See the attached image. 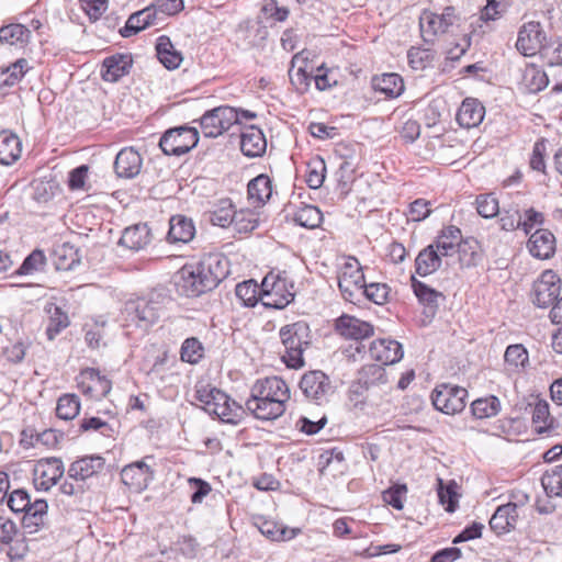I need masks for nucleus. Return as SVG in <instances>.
Instances as JSON below:
<instances>
[{
  "label": "nucleus",
  "mask_w": 562,
  "mask_h": 562,
  "mask_svg": "<svg viewBox=\"0 0 562 562\" xmlns=\"http://www.w3.org/2000/svg\"><path fill=\"white\" fill-rule=\"evenodd\" d=\"M561 291V280L552 270H546L533 283L531 300L535 305L541 308L557 302Z\"/></svg>",
  "instance_id": "f8f14e48"
},
{
  "label": "nucleus",
  "mask_w": 562,
  "mask_h": 562,
  "mask_svg": "<svg viewBox=\"0 0 562 562\" xmlns=\"http://www.w3.org/2000/svg\"><path fill=\"white\" fill-rule=\"evenodd\" d=\"M235 210L231 202H224L222 206L211 213L210 221L213 225L226 227L233 225Z\"/></svg>",
  "instance_id": "13d9d810"
},
{
  "label": "nucleus",
  "mask_w": 562,
  "mask_h": 562,
  "mask_svg": "<svg viewBox=\"0 0 562 562\" xmlns=\"http://www.w3.org/2000/svg\"><path fill=\"white\" fill-rule=\"evenodd\" d=\"M55 265L58 270H71L78 262L77 251L66 244L55 250Z\"/></svg>",
  "instance_id": "6e6d98bb"
},
{
  "label": "nucleus",
  "mask_w": 562,
  "mask_h": 562,
  "mask_svg": "<svg viewBox=\"0 0 562 562\" xmlns=\"http://www.w3.org/2000/svg\"><path fill=\"white\" fill-rule=\"evenodd\" d=\"M267 140L262 131L254 125L240 133V150L247 157H259L266 153Z\"/></svg>",
  "instance_id": "a878e982"
},
{
  "label": "nucleus",
  "mask_w": 562,
  "mask_h": 562,
  "mask_svg": "<svg viewBox=\"0 0 562 562\" xmlns=\"http://www.w3.org/2000/svg\"><path fill=\"white\" fill-rule=\"evenodd\" d=\"M366 285L362 267L356 258L347 261L338 277V286L344 297L352 302L356 292H361Z\"/></svg>",
  "instance_id": "2eb2a0df"
},
{
  "label": "nucleus",
  "mask_w": 562,
  "mask_h": 562,
  "mask_svg": "<svg viewBox=\"0 0 562 562\" xmlns=\"http://www.w3.org/2000/svg\"><path fill=\"white\" fill-rule=\"evenodd\" d=\"M299 386L304 396L317 405L328 403L335 392L329 376L321 370L304 373Z\"/></svg>",
  "instance_id": "6e6552de"
},
{
  "label": "nucleus",
  "mask_w": 562,
  "mask_h": 562,
  "mask_svg": "<svg viewBox=\"0 0 562 562\" xmlns=\"http://www.w3.org/2000/svg\"><path fill=\"white\" fill-rule=\"evenodd\" d=\"M461 239V231L457 226L451 225L440 232L432 245L441 257H448L457 251Z\"/></svg>",
  "instance_id": "f704fd0d"
},
{
  "label": "nucleus",
  "mask_w": 562,
  "mask_h": 562,
  "mask_svg": "<svg viewBox=\"0 0 562 562\" xmlns=\"http://www.w3.org/2000/svg\"><path fill=\"white\" fill-rule=\"evenodd\" d=\"M518 506L515 503H507L496 508L490 519L491 529L497 535L509 532L516 527L518 519Z\"/></svg>",
  "instance_id": "393cba45"
},
{
  "label": "nucleus",
  "mask_w": 562,
  "mask_h": 562,
  "mask_svg": "<svg viewBox=\"0 0 562 562\" xmlns=\"http://www.w3.org/2000/svg\"><path fill=\"white\" fill-rule=\"evenodd\" d=\"M132 65L133 58L128 54L109 56L102 64V79L109 82H116L130 72Z\"/></svg>",
  "instance_id": "5701e85b"
},
{
  "label": "nucleus",
  "mask_w": 562,
  "mask_h": 562,
  "mask_svg": "<svg viewBox=\"0 0 562 562\" xmlns=\"http://www.w3.org/2000/svg\"><path fill=\"white\" fill-rule=\"evenodd\" d=\"M279 336L284 347L282 360L292 369L304 366L303 352L311 344V330L305 322H296L280 328Z\"/></svg>",
  "instance_id": "20e7f679"
},
{
  "label": "nucleus",
  "mask_w": 562,
  "mask_h": 562,
  "mask_svg": "<svg viewBox=\"0 0 562 562\" xmlns=\"http://www.w3.org/2000/svg\"><path fill=\"white\" fill-rule=\"evenodd\" d=\"M541 485L548 496H562V464L547 470L541 477Z\"/></svg>",
  "instance_id": "79ce46f5"
},
{
  "label": "nucleus",
  "mask_w": 562,
  "mask_h": 562,
  "mask_svg": "<svg viewBox=\"0 0 562 562\" xmlns=\"http://www.w3.org/2000/svg\"><path fill=\"white\" fill-rule=\"evenodd\" d=\"M143 159L133 147H125L119 151L114 161V171L117 177L132 179L142 169Z\"/></svg>",
  "instance_id": "4be33fe9"
},
{
  "label": "nucleus",
  "mask_w": 562,
  "mask_h": 562,
  "mask_svg": "<svg viewBox=\"0 0 562 562\" xmlns=\"http://www.w3.org/2000/svg\"><path fill=\"white\" fill-rule=\"evenodd\" d=\"M164 21V18L158 16L153 4L134 12L131 14L125 23V26L121 29L120 34L123 37H131L146 27L158 25Z\"/></svg>",
  "instance_id": "f3484780"
},
{
  "label": "nucleus",
  "mask_w": 562,
  "mask_h": 562,
  "mask_svg": "<svg viewBox=\"0 0 562 562\" xmlns=\"http://www.w3.org/2000/svg\"><path fill=\"white\" fill-rule=\"evenodd\" d=\"M387 383V375L383 366L378 363L366 364L358 374V380L351 385V393L361 395L370 387Z\"/></svg>",
  "instance_id": "6ab92c4d"
},
{
  "label": "nucleus",
  "mask_w": 562,
  "mask_h": 562,
  "mask_svg": "<svg viewBox=\"0 0 562 562\" xmlns=\"http://www.w3.org/2000/svg\"><path fill=\"white\" fill-rule=\"evenodd\" d=\"M336 330L347 339L360 340L373 335V326L355 316L341 315L336 321Z\"/></svg>",
  "instance_id": "412c9836"
},
{
  "label": "nucleus",
  "mask_w": 562,
  "mask_h": 562,
  "mask_svg": "<svg viewBox=\"0 0 562 562\" xmlns=\"http://www.w3.org/2000/svg\"><path fill=\"white\" fill-rule=\"evenodd\" d=\"M326 165L323 158L315 157L307 164L306 183L311 189H318L325 180Z\"/></svg>",
  "instance_id": "49530a36"
},
{
  "label": "nucleus",
  "mask_w": 562,
  "mask_h": 562,
  "mask_svg": "<svg viewBox=\"0 0 562 562\" xmlns=\"http://www.w3.org/2000/svg\"><path fill=\"white\" fill-rule=\"evenodd\" d=\"M47 502L44 499L30 501V505L24 514V522L27 527H38L44 524V518L47 515Z\"/></svg>",
  "instance_id": "09e8293b"
},
{
  "label": "nucleus",
  "mask_w": 562,
  "mask_h": 562,
  "mask_svg": "<svg viewBox=\"0 0 562 562\" xmlns=\"http://www.w3.org/2000/svg\"><path fill=\"white\" fill-rule=\"evenodd\" d=\"M504 360L508 370L519 372L529 362L528 351L521 344L509 345L505 350Z\"/></svg>",
  "instance_id": "4c0bfd02"
},
{
  "label": "nucleus",
  "mask_w": 562,
  "mask_h": 562,
  "mask_svg": "<svg viewBox=\"0 0 562 562\" xmlns=\"http://www.w3.org/2000/svg\"><path fill=\"white\" fill-rule=\"evenodd\" d=\"M532 423L538 434H542L552 427L548 402L539 400L535 404L532 408Z\"/></svg>",
  "instance_id": "de8ad7c7"
},
{
  "label": "nucleus",
  "mask_w": 562,
  "mask_h": 562,
  "mask_svg": "<svg viewBox=\"0 0 562 562\" xmlns=\"http://www.w3.org/2000/svg\"><path fill=\"white\" fill-rule=\"evenodd\" d=\"M248 200L254 206H263L272 195V182L270 178L261 173L249 181L247 186Z\"/></svg>",
  "instance_id": "c756f323"
},
{
  "label": "nucleus",
  "mask_w": 562,
  "mask_h": 562,
  "mask_svg": "<svg viewBox=\"0 0 562 562\" xmlns=\"http://www.w3.org/2000/svg\"><path fill=\"white\" fill-rule=\"evenodd\" d=\"M373 87L376 91L387 98H397L404 91V82L397 74H383L373 79Z\"/></svg>",
  "instance_id": "e433bc0d"
},
{
  "label": "nucleus",
  "mask_w": 562,
  "mask_h": 562,
  "mask_svg": "<svg viewBox=\"0 0 562 562\" xmlns=\"http://www.w3.org/2000/svg\"><path fill=\"white\" fill-rule=\"evenodd\" d=\"M293 284L289 286L286 273L269 272L262 280L260 292L262 304L277 310L284 308L294 299Z\"/></svg>",
  "instance_id": "39448f33"
},
{
  "label": "nucleus",
  "mask_w": 562,
  "mask_h": 562,
  "mask_svg": "<svg viewBox=\"0 0 562 562\" xmlns=\"http://www.w3.org/2000/svg\"><path fill=\"white\" fill-rule=\"evenodd\" d=\"M26 66L27 61L22 58L0 71V89L12 87L19 82L25 74Z\"/></svg>",
  "instance_id": "c03bdc74"
},
{
  "label": "nucleus",
  "mask_w": 562,
  "mask_h": 562,
  "mask_svg": "<svg viewBox=\"0 0 562 562\" xmlns=\"http://www.w3.org/2000/svg\"><path fill=\"white\" fill-rule=\"evenodd\" d=\"M544 40L546 36L541 24L530 21L525 23L519 30L516 48L520 54L528 57L535 56L537 53L542 54V50L546 48Z\"/></svg>",
  "instance_id": "4468645a"
},
{
  "label": "nucleus",
  "mask_w": 562,
  "mask_h": 562,
  "mask_svg": "<svg viewBox=\"0 0 562 562\" xmlns=\"http://www.w3.org/2000/svg\"><path fill=\"white\" fill-rule=\"evenodd\" d=\"M80 401L75 394H64L57 401L56 415L60 419L70 420L78 416Z\"/></svg>",
  "instance_id": "ea45409f"
},
{
  "label": "nucleus",
  "mask_w": 562,
  "mask_h": 562,
  "mask_svg": "<svg viewBox=\"0 0 562 562\" xmlns=\"http://www.w3.org/2000/svg\"><path fill=\"white\" fill-rule=\"evenodd\" d=\"M188 484L193 491L190 497L192 504H201L212 491L211 484L200 477H189Z\"/></svg>",
  "instance_id": "680f3d73"
},
{
  "label": "nucleus",
  "mask_w": 562,
  "mask_h": 562,
  "mask_svg": "<svg viewBox=\"0 0 562 562\" xmlns=\"http://www.w3.org/2000/svg\"><path fill=\"white\" fill-rule=\"evenodd\" d=\"M229 273L228 260L221 252H210L195 265L184 266L180 286L187 296H199L218 285Z\"/></svg>",
  "instance_id": "f03ea898"
},
{
  "label": "nucleus",
  "mask_w": 562,
  "mask_h": 562,
  "mask_svg": "<svg viewBox=\"0 0 562 562\" xmlns=\"http://www.w3.org/2000/svg\"><path fill=\"white\" fill-rule=\"evenodd\" d=\"M69 326V317L60 307L55 306L50 311L49 323L46 328V335L53 340L63 329Z\"/></svg>",
  "instance_id": "864d4df0"
},
{
  "label": "nucleus",
  "mask_w": 562,
  "mask_h": 562,
  "mask_svg": "<svg viewBox=\"0 0 562 562\" xmlns=\"http://www.w3.org/2000/svg\"><path fill=\"white\" fill-rule=\"evenodd\" d=\"M31 31L22 24H10L0 29V41L10 45L25 44Z\"/></svg>",
  "instance_id": "37998d69"
},
{
  "label": "nucleus",
  "mask_w": 562,
  "mask_h": 562,
  "mask_svg": "<svg viewBox=\"0 0 562 562\" xmlns=\"http://www.w3.org/2000/svg\"><path fill=\"white\" fill-rule=\"evenodd\" d=\"M195 398L207 414L217 416L225 423L236 425L246 413L244 406L231 400L226 393L210 385L198 386Z\"/></svg>",
  "instance_id": "7ed1b4c3"
},
{
  "label": "nucleus",
  "mask_w": 562,
  "mask_h": 562,
  "mask_svg": "<svg viewBox=\"0 0 562 562\" xmlns=\"http://www.w3.org/2000/svg\"><path fill=\"white\" fill-rule=\"evenodd\" d=\"M261 12L266 19L276 22H283L289 16V10L285 7H279L277 0H263Z\"/></svg>",
  "instance_id": "338daca9"
},
{
  "label": "nucleus",
  "mask_w": 562,
  "mask_h": 562,
  "mask_svg": "<svg viewBox=\"0 0 562 562\" xmlns=\"http://www.w3.org/2000/svg\"><path fill=\"white\" fill-rule=\"evenodd\" d=\"M294 221L302 227L316 228L323 221L321 210L314 205H303L294 214Z\"/></svg>",
  "instance_id": "a19ab883"
},
{
  "label": "nucleus",
  "mask_w": 562,
  "mask_h": 562,
  "mask_svg": "<svg viewBox=\"0 0 562 562\" xmlns=\"http://www.w3.org/2000/svg\"><path fill=\"white\" fill-rule=\"evenodd\" d=\"M235 293L246 306H255L258 302V295H261L260 289L254 280L238 283L236 285Z\"/></svg>",
  "instance_id": "5fc2aeb1"
},
{
  "label": "nucleus",
  "mask_w": 562,
  "mask_h": 562,
  "mask_svg": "<svg viewBox=\"0 0 562 562\" xmlns=\"http://www.w3.org/2000/svg\"><path fill=\"white\" fill-rule=\"evenodd\" d=\"M156 53L159 61L168 69H176L182 61L181 53L176 50L170 38L161 35L157 40Z\"/></svg>",
  "instance_id": "c9c22d12"
},
{
  "label": "nucleus",
  "mask_w": 562,
  "mask_h": 562,
  "mask_svg": "<svg viewBox=\"0 0 562 562\" xmlns=\"http://www.w3.org/2000/svg\"><path fill=\"white\" fill-rule=\"evenodd\" d=\"M442 263L441 255L434 245L424 248L415 259V270L420 277H426L437 271Z\"/></svg>",
  "instance_id": "72a5a7b5"
},
{
  "label": "nucleus",
  "mask_w": 562,
  "mask_h": 562,
  "mask_svg": "<svg viewBox=\"0 0 562 562\" xmlns=\"http://www.w3.org/2000/svg\"><path fill=\"white\" fill-rule=\"evenodd\" d=\"M31 497L29 493L22 488L14 490L8 497V506L13 513H24L30 505Z\"/></svg>",
  "instance_id": "774afa93"
},
{
  "label": "nucleus",
  "mask_w": 562,
  "mask_h": 562,
  "mask_svg": "<svg viewBox=\"0 0 562 562\" xmlns=\"http://www.w3.org/2000/svg\"><path fill=\"white\" fill-rule=\"evenodd\" d=\"M153 479V471L144 462L138 461L123 468L122 482L135 492L144 491Z\"/></svg>",
  "instance_id": "aec40b11"
},
{
  "label": "nucleus",
  "mask_w": 562,
  "mask_h": 562,
  "mask_svg": "<svg viewBox=\"0 0 562 562\" xmlns=\"http://www.w3.org/2000/svg\"><path fill=\"white\" fill-rule=\"evenodd\" d=\"M105 322H95L93 325H86L85 326V340L87 345L92 349H98L101 346V342L104 337V328Z\"/></svg>",
  "instance_id": "0e129e2a"
},
{
  "label": "nucleus",
  "mask_w": 562,
  "mask_h": 562,
  "mask_svg": "<svg viewBox=\"0 0 562 562\" xmlns=\"http://www.w3.org/2000/svg\"><path fill=\"white\" fill-rule=\"evenodd\" d=\"M195 235V226L191 218L184 215H175L169 221V231L167 240L171 244H187L193 239Z\"/></svg>",
  "instance_id": "cd10ccee"
},
{
  "label": "nucleus",
  "mask_w": 562,
  "mask_h": 562,
  "mask_svg": "<svg viewBox=\"0 0 562 562\" xmlns=\"http://www.w3.org/2000/svg\"><path fill=\"white\" fill-rule=\"evenodd\" d=\"M150 243V231L146 224H136L126 227L119 244L131 249L139 250Z\"/></svg>",
  "instance_id": "7c9ffc66"
},
{
  "label": "nucleus",
  "mask_w": 562,
  "mask_h": 562,
  "mask_svg": "<svg viewBox=\"0 0 562 562\" xmlns=\"http://www.w3.org/2000/svg\"><path fill=\"white\" fill-rule=\"evenodd\" d=\"M161 311L162 301L159 295L138 297L125 304V321L127 325L147 329L158 321Z\"/></svg>",
  "instance_id": "423d86ee"
},
{
  "label": "nucleus",
  "mask_w": 562,
  "mask_h": 562,
  "mask_svg": "<svg viewBox=\"0 0 562 562\" xmlns=\"http://www.w3.org/2000/svg\"><path fill=\"white\" fill-rule=\"evenodd\" d=\"M22 153V143L18 135L9 131L0 132V162L5 166L14 164Z\"/></svg>",
  "instance_id": "2f4dec72"
},
{
  "label": "nucleus",
  "mask_w": 562,
  "mask_h": 562,
  "mask_svg": "<svg viewBox=\"0 0 562 562\" xmlns=\"http://www.w3.org/2000/svg\"><path fill=\"white\" fill-rule=\"evenodd\" d=\"M46 257L44 252L40 249L32 251L23 261V263L18 269L16 273L19 274H30L34 271L42 270L45 266Z\"/></svg>",
  "instance_id": "4d7b16f0"
},
{
  "label": "nucleus",
  "mask_w": 562,
  "mask_h": 562,
  "mask_svg": "<svg viewBox=\"0 0 562 562\" xmlns=\"http://www.w3.org/2000/svg\"><path fill=\"white\" fill-rule=\"evenodd\" d=\"M238 122L236 109L222 105L206 111L200 119V126L205 137L215 138Z\"/></svg>",
  "instance_id": "1a4fd4ad"
},
{
  "label": "nucleus",
  "mask_w": 562,
  "mask_h": 562,
  "mask_svg": "<svg viewBox=\"0 0 562 562\" xmlns=\"http://www.w3.org/2000/svg\"><path fill=\"white\" fill-rule=\"evenodd\" d=\"M37 442L46 447H55L58 443V435L54 429H46L40 434H31L27 430L22 431L21 445L25 448L34 447Z\"/></svg>",
  "instance_id": "a18cd8bd"
},
{
  "label": "nucleus",
  "mask_w": 562,
  "mask_h": 562,
  "mask_svg": "<svg viewBox=\"0 0 562 562\" xmlns=\"http://www.w3.org/2000/svg\"><path fill=\"white\" fill-rule=\"evenodd\" d=\"M547 153V140L541 138L537 140L533 145L532 154L530 157V168L535 171L546 172V161L544 156Z\"/></svg>",
  "instance_id": "69168bd1"
},
{
  "label": "nucleus",
  "mask_w": 562,
  "mask_h": 562,
  "mask_svg": "<svg viewBox=\"0 0 562 562\" xmlns=\"http://www.w3.org/2000/svg\"><path fill=\"white\" fill-rule=\"evenodd\" d=\"M471 411L479 419L491 418L496 416L501 411V402L494 395L477 398L471 404Z\"/></svg>",
  "instance_id": "58836bf2"
},
{
  "label": "nucleus",
  "mask_w": 562,
  "mask_h": 562,
  "mask_svg": "<svg viewBox=\"0 0 562 562\" xmlns=\"http://www.w3.org/2000/svg\"><path fill=\"white\" fill-rule=\"evenodd\" d=\"M259 529L263 536L271 540H290L296 535L294 529L289 530L284 527H278L272 521H265Z\"/></svg>",
  "instance_id": "bf43d9fd"
},
{
  "label": "nucleus",
  "mask_w": 562,
  "mask_h": 562,
  "mask_svg": "<svg viewBox=\"0 0 562 562\" xmlns=\"http://www.w3.org/2000/svg\"><path fill=\"white\" fill-rule=\"evenodd\" d=\"M259 218L256 213L250 210L235 211L233 226L238 233H250L257 228Z\"/></svg>",
  "instance_id": "8fccbe9b"
},
{
  "label": "nucleus",
  "mask_w": 562,
  "mask_h": 562,
  "mask_svg": "<svg viewBox=\"0 0 562 562\" xmlns=\"http://www.w3.org/2000/svg\"><path fill=\"white\" fill-rule=\"evenodd\" d=\"M290 400V389L279 376L258 380L251 387L250 397L245 403V412L257 419L274 420L285 412Z\"/></svg>",
  "instance_id": "f257e3e1"
},
{
  "label": "nucleus",
  "mask_w": 562,
  "mask_h": 562,
  "mask_svg": "<svg viewBox=\"0 0 562 562\" xmlns=\"http://www.w3.org/2000/svg\"><path fill=\"white\" fill-rule=\"evenodd\" d=\"M457 21L453 7H447L442 13L437 14L431 11H424L419 18L422 36L425 42L431 43L439 34L448 32L449 27Z\"/></svg>",
  "instance_id": "9b49d317"
},
{
  "label": "nucleus",
  "mask_w": 562,
  "mask_h": 562,
  "mask_svg": "<svg viewBox=\"0 0 562 562\" xmlns=\"http://www.w3.org/2000/svg\"><path fill=\"white\" fill-rule=\"evenodd\" d=\"M531 256L538 259H549L555 252V237L548 229H537L528 240Z\"/></svg>",
  "instance_id": "bb28decb"
},
{
  "label": "nucleus",
  "mask_w": 562,
  "mask_h": 562,
  "mask_svg": "<svg viewBox=\"0 0 562 562\" xmlns=\"http://www.w3.org/2000/svg\"><path fill=\"white\" fill-rule=\"evenodd\" d=\"M104 463V459L100 456H87L70 464L68 475L77 482H83L100 473Z\"/></svg>",
  "instance_id": "b1692460"
},
{
  "label": "nucleus",
  "mask_w": 562,
  "mask_h": 562,
  "mask_svg": "<svg viewBox=\"0 0 562 562\" xmlns=\"http://www.w3.org/2000/svg\"><path fill=\"white\" fill-rule=\"evenodd\" d=\"M370 357L381 366L398 362L404 355L402 345L393 339H376L369 348Z\"/></svg>",
  "instance_id": "a211bd4d"
},
{
  "label": "nucleus",
  "mask_w": 562,
  "mask_h": 562,
  "mask_svg": "<svg viewBox=\"0 0 562 562\" xmlns=\"http://www.w3.org/2000/svg\"><path fill=\"white\" fill-rule=\"evenodd\" d=\"M411 281L413 291L418 301L425 306L426 313L435 314L439 306V301L445 300L443 294L417 280L414 276H412Z\"/></svg>",
  "instance_id": "473e14b6"
},
{
  "label": "nucleus",
  "mask_w": 562,
  "mask_h": 562,
  "mask_svg": "<svg viewBox=\"0 0 562 562\" xmlns=\"http://www.w3.org/2000/svg\"><path fill=\"white\" fill-rule=\"evenodd\" d=\"M79 386L85 394L95 400L105 397L112 387L111 381L100 374L94 368H87L80 373Z\"/></svg>",
  "instance_id": "dca6fc26"
},
{
  "label": "nucleus",
  "mask_w": 562,
  "mask_h": 562,
  "mask_svg": "<svg viewBox=\"0 0 562 562\" xmlns=\"http://www.w3.org/2000/svg\"><path fill=\"white\" fill-rule=\"evenodd\" d=\"M64 463L58 458L41 459L33 469V483L36 490H50L64 475Z\"/></svg>",
  "instance_id": "ddd939ff"
},
{
  "label": "nucleus",
  "mask_w": 562,
  "mask_h": 562,
  "mask_svg": "<svg viewBox=\"0 0 562 562\" xmlns=\"http://www.w3.org/2000/svg\"><path fill=\"white\" fill-rule=\"evenodd\" d=\"M199 133L195 127L178 126L166 131L159 142L164 154L181 156L196 146Z\"/></svg>",
  "instance_id": "0eeeda50"
},
{
  "label": "nucleus",
  "mask_w": 562,
  "mask_h": 562,
  "mask_svg": "<svg viewBox=\"0 0 562 562\" xmlns=\"http://www.w3.org/2000/svg\"><path fill=\"white\" fill-rule=\"evenodd\" d=\"M468 391L464 387L451 384L438 385L431 394L436 409L447 415L461 413L465 407Z\"/></svg>",
  "instance_id": "9d476101"
},
{
  "label": "nucleus",
  "mask_w": 562,
  "mask_h": 562,
  "mask_svg": "<svg viewBox=\"0 0 562 562\" xmlns=\"http://www.w3.org/2000/svg\"><path fill=\"white\" fill-rule=\"evenodd\" d=\"M204 348L201 341L195 338H187L181 346L180 357L182 361L198 363L203 357Z\"/></svg>",
  "instance_id": "603ef678"
},
{
  "label": "nucleus",
  "mask_w": 562,
  "mask_h": 562,
  "mask_svg": "<svg viewBox=\"0 0 562 562\" xmlns=\"http://www.w3.org/2000/svg\"><path fill=\"white\" fill-rule=\"evenodd\" d=\"M475 204L477 213L484 218H493L499 214V203L493 193L477 195Z\"/></svg>",
  "instance_id": "3c124183"
},
{
  "label": "nucleus",
  "mask_w": 562,
  "mask_h": 562,
  "mask_svg": "<svg viewBox=\"0 0 562 562\" xmlns=\"http://www.w3.org/2000/svg\"><path fill=\"white\" fill-rule=\"evenodd\" d=\"M355 170L356 166L351 160L341 159L335 176L339 188L344 192L348 190L349 184L353 181Z\"/></svg>",
  "instance_id": "052dcab7"
},
{
  "label": "nucleus",
  "mask_w": 562,
  "mask_h": 562,
  "mask_svg": "<svg viewBox=\"0 0 562 562\" xmlns=\"http://www.w3.org/2000/svg\"><path fill=\"white\" fill-rule=\"evenodd\" d=\"M485 109L476 99H465L457 113V121L464 128L480 125L484 119Z\"/></svg>",
  "instance_id": "c85d7f7f"
},
{
  "label": "nucleus",
  "mask_w": 562,
  "mask_h": 562,
  "mask_svg": "<svg viewBox=\"0 0 562 562\" xmlns=\"http://www.w3.org/2000/svg\"><path fill=\"white\" fill-rule=\"evenodd\" d=\"M390 288L385 283L366 284L361 293L375 304H384L389 297Z\"/></svg>",
  "instance_id": "e2e57ef3"
}]
</instances>
